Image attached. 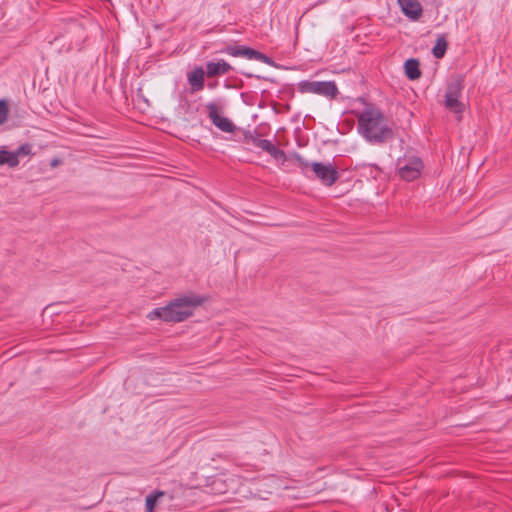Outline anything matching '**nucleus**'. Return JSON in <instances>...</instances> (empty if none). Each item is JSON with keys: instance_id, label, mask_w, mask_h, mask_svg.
<instances>
[{"instance_id": "f257e3e1", "label": "nucleus", "mask_w": 512, "mask_h": 512, "mask_svg": "<svg viewBox=\"0 0 512 512\" xmlns=\"http://www.w3.org/2000/svg\"><path fill=\"white\" fill-rule=\"evenodd\" d=\"M358 131L370 143L382 144L393 137L389 120L383 112L367 105L358 115Z\"/></svg>"}, {"instance_id": "f03ea898", "label": "nucleus", "mask_w": 512, "mask_h": 512, "mask_svg": "<svg viewBox=\"0 0 512 512\" xmlns=\"http://www.w3.org/2000/svg\"><path fill=\"white\" fill-rule=\"evenodd\" d=\"M204 299L197 294L177 297L166 306L153 309L147 314L149 320L161 319L164 322H182L194 313V309L202 305Z\"/></svg>"}, {"instance_id": "7ed1b4c3", "label": "nucleus", "mask_w": 512, "mask_h": 512, "mask_svg": "<svg viewBox=\"0 0 512 512\" xmlns=\"http://www.w3.org/2000/svg\"><path fill=\"white\" fill-rule=\"evenodd\" d=\"M463 88V75L451 77L445 93V107L456 114H461L465 108L464 104L459 101Z\"/></svg>"}, {"instance_id": "20e7f679", "label": "nucleus", "mask_w": 512, "mask_h": 512, "mask_svg": "<svg viewBox=\"0 0 512 512\" xmlns=\"http://www.w3.org/2000/svg\"><path fill=\"white\" fill-rule=\"evenodd\" d=\"M298 89L302 93H313L331 99L338 95V88L334 81H309L304 80L298 84Z\"/></svg>"}, {"instance_id": "39448f33", "label": "nucleus", "mask_w": 512, "mask_h": 512, "mask_svg": "<svg viewBox=\"0 0 512 512\" xmlns=\"http://www.w3.org/2000/svg\"><path fill=\"white\" fill-rule=\"evenodd\" d=\"M220 52L232 57H244L246 59L257 60L268 65L274 64L273 60L267 55L243 45H228L221 49Z\"/></svg>"}, {"instance_id": "423d86ee", "label": "nucleus", "mask_w": 512, "mask_h": 512, "mask_svg": "<svg viewBox=\"0 0 512 512\" xmlns=\"http://www.w3.org/2000/svg\"><path fill=\"white\" fill-rule=\"evenodd\" d=\"M311 172L326 186L333 185L339 178L337 168L331 163L313 162L311 164Z\"/></svg>"}, {"instance_id": "0eeeda50", "label": "nucleus", "mask_w": 512, "mask_h": 512, "mask_svg": "<svg viewBox=\"0 0 512 512\" xmlns=\"http://www.w3.org/2000/svg\"><path fill=\"white\" fill-rule=\"evenodd\" d=\"M206 109L208 111V117L210 121L215 125L218 129L226 133H232L235 130V125L232 121L220 114L221 106H219L215 102H209L206 104Z\"/></svg>"}, {"instance_id": "6e6552de", "label": "nucleus", "mask_w": 512, "mask_h": 512, "mask_svg": "<svg viewBox=\"0 0 512 512\" xmlns=\"http://www.w3.org/2000/svg\"><path fill=\"white\" fill-rule=\"evenodd\" d=\"M423 168V163L420 158L413 157L407 163L399 167V176L406 181H413L417 179Z\"/></svg>"}, {"instance_id": "1a4fd4ad", "label": "nucleus", "mask_w": 512, "mask_h": 512, "mask_svg": "<svg viewBox=\"0 0 512 512\" xmlns=\"http://www.w3.org/2000/svg\"><path fill=\"white\" fill-rule=\"evenodd\" d=\"M402 12L412 20H418L423 13L417 0H397Z\"/></svg>"}, {"instance_id": "9d476101", "label": "nucleus", "mask_w": 512, "mask_h": 512, "mask_svg": "<svg viewBox=\"0 0 512 512\" xmlns=\"http://www.w3.org/2000/svg\"><path fill=\"white\" fill-rule=\"evenodd\" d=\"M231 69V65L225 60H219L217 62L209 61L206 63V76L208 78L222 76L227 74Z\"/></svg>"}, {"instance_id": "9b49d317", "label": "nucleus", "mask_w": 512, "mask_h": 512, "mask_svg": "<svg viewBox=\"0 0 512 512\" xmlns=\"http://www.w3.org/2000/svg\"><path fill=\"white\" fill-rule=\"evenodd\" d=\"M206 71L201 66L195 67L191 72L188 73L187 79L191 87L192 92H198L204 88V76Z\"/></svg>"}, {"instance_id": "f8f14e48", "label": "nucleus", "mask_w": 512, "mask_h": 512, "mask_svg": "<svg viewBox=\"0 0 512 512\" xmlns=\"http://www.w3.org/2000/svg\"><path fill=\"white\" fill-rule=\"evenodd\" d=\"M420 63L415 58L407 59L404 63L405 74L408 79L416 80L421 77Z\"/></svg>"}, {"instance_id": "ddd939ff", "label": "nucleus", "mask_w": 512, "mask_h": 512, "mask_svg": "<svg viewBox=\"0 0 512 512\" xmlns=\"http://www.w3.org/2000/svg\"><path fill=\"white\" fill-rule=\"evenodd\" d=\"M0 165H8L11 168L17 167L19 165V159L15 157L13 152L7 151L5 149L0 150Z\"/></svg>"}, {"instance_id": "4468645a", "label": "nucleus", "mask_w": 512, "mask_h": 512, "mask_svg": "<svg viewBox=\"0 0 512 512\" xmlns=\"http://www.w3.org/2000/svg\"><path fill=\"white\" fill-rule=\"evenodd\" d=\"M447 49V42L444 37H439L435 46L432 49V53L435 58L440 59L444 56Z\"/></svg>"}, {"instance_id": "2eb2a0df", "label": "nucleus", "mask_w": 512, "mask_h": 512, "mask_svg": "<svg viewBox=\"0 0 512 512\" xmlns=\"http://www.w3.org/2000/svg\"><path fill=\"white\" fill-rule=\"evenodd\" d=\"M292 158L296 161L298 166L301 168L302 173L308 176V172L311 171V164L306 159H304L300 154L294 153Z\"/></svg>"}, {"instance_id": "dca6fc26", "label": "nucleus", "mask_w": 512, "mask_h": 512, "mask_svg": "<svg viewBox=\"0 0 512 512\" xmlns=\"http://www.w3.org/2000/svg\"><path fill=\"white\" fill-rule=\"evenodd\" d=\"M164 492L162 491H156L154 494H150L146 497V511L147 512H154V507L156 505V502L159 497L163 496Z\"/></svg>"}, {"instance_id": "f3484780", "label": "nucleus", "mask_w": 512, "mask_h": 512, "mask_svg": "<svg viewBox=\"0 0 512 512\" xmlns=\"http://www.w3.org/2000/svg\"><path fill=\"white\" fill-rule=\"evenodd\" d=\"M32 146L29 143L22 144L19 146L15 151H13V154L17 159L21 156H27L32 154Z\"/></svg>"}, {"instance_id": "a211bd4d", "label": "nucleus", "mask_w": 512, "mask_h": 512, "mask_svg": "<svg viewBox=\"0 0 512 512\" xmlns=\"http://www.w3.org/2000/svg\"><path fill=\"white\" fill-rule=\"evenodd\" d=\"M262 139L256 137L252 132L245 131L243 134V141L246 144H252L253 146L258 148V142H261Z\"/></svg>"}, {"instance_id": "6ab92c4d", "label": "nucleus", "mask_w": 512, "mask_h": 512, "mask_svg": "<svg viewBox=\"0 0 512 512\" xmlns=\"http://www.w3.org/2000/svg\"><path fill=\"white\" fill-rule=\"evenodd\" d=\"M8 105L5 100H0V125L4 124L8 117Z\"/></svg>"}, {"instance_id": "aec40b11", "label": "nucleus", "mask_w": 512, "mask_h": 512, "mask_svg": "<svg viewBox=\"0 0 512 512\" xmlns=\"http://www.w3.org/2000/svg\"><path fill=\"white\" fill-rule=\"evenodd\" d=\"M274 147L275 145L270 140L267 139H262L261 142H258V148L265 151L269 155L271 154Z\"/></svg>"}, {"instance_id": "412c9836", "label": "nucleus", "mask_w": 512, "mask_h": 512, "mask_svg": "<svg viewBox=\"0 0 512 512\" xmlns=\"http://www.w3.org/2000/svg\"><path fill=\"white\" fill-rule=\"evenodd\" d=\"M270 156L273 157L277 161H282V162L286 161L285 152L283 150L277 148L276 146L273 148Z\"/></svg>"}, {"instance_id": "4be33fe9", "label": "nucleus", "mask_w": 512, "mask_h": 512, "mask_svg": "<svg viewBox=\"0 0 512 512\" xmlns=\"http://www.w3.org/2000/svg\"><path fill=\"white\" fill-rule=\"evenodd\" d=\"M59 163H60V160H59V159H54V160H52V162H51V166L56 167Z\"/></svg>"}, {"instance_id": "5701e85b", "label": "nucleus", "mask_w": 512, "mask_h": 512, "mask_svg": "<svg viewBox=\"0 0 512 512\" xmlns=\"http://www.w3.org/2000/svg\"><path fill=\"white\" fill-rule=\"evenodd\" d=\"M215 86H216V83H214V84L213 83H208V87L209 88H214Z\"/></svg>"}, {"instance_id": "b1692460", "label": "nucleus", "mask_w": 512, "mask_h": 512, "mask_svg": "<svg viewBox=\"0 0 512 512\" xmlns=\"http://www.w3.org/2000/svg\"><path fill=\"white\" fill-rule=\"evenodd\" d=\"M325 2H326V0H320L319 1V3H325Z\"/></svg>"}]
</instances>
